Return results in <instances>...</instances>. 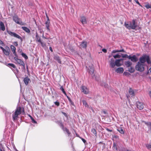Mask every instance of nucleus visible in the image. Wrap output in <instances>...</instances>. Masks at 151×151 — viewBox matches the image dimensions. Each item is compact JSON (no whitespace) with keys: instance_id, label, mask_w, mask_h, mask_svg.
<instances>
[{"instance_id":"obj_49","label":"nucleus","mask_w":151,"mask_h":151,"mask_svg":"<svg viewBox=\"0 0 151 151\" xmlns=\"http://www.w3.org/2000/svg\"><path fill=\"white\" fill-rule=\"evenodd\" d=\"M132 56H130V55L128 56H127V58H128L129 59H130L131 60V58Z\"/></svg>"},{"instance_id":"obj_34","label":"nucleus","mask_w":151,"mask_h":151,"mask_svg":"<svg viewBox=\"0 0 151 151\" xmlns=\"http://www.w3.org/2000/svg\"><path fill=\"white\" fill-rule=\"evenodd\" d=\"M113 149L114 150H117V148L116 147V144L115 143H114L113 144Z\"/></svg>"},{"instance_id":"obj_22","label":"nucleus","mask_w":151,"mask_h":151,"mask_svg":"<svg viewBox=\"0 0 151 151\" xmlns=\"http://www.w3.org/2000/svg\"><path fill=\"white\" fill-rule=\"evenodd\" d=\"M24 82L26 85H27L30 80V79L27 77H25L24 79Z\"/></svg>"},{"instance_id":"obj_3","label":"nucleus","mask_w":151,"mask_h":151,"mask_svg":"<svg viewBox=\"0 0 151 151\" xmlns=\"http://www.w3.org/2000/svg\"><path fill=\"white\" fill-rule=\"evenodd\" d=\"M139 62L144 64L146 62L148 64H150L151 63L149 56L147 55H143L140 57L139 59Z\"/></svg>"},{"instance_id":"obj_33","label":"nucleus","mask_w":151,"mask_h":151,"mask_svg":"<svg viewBox=\"0 0 151 151\" xmlns=\"http://www.w3.org/2000/svg\"><path fill=\"white\" fill-rule=\"evenodd\" d=\"M113 57H114V59L116 58H120L121 57V55L117 54L116 55H113Z\"/></svg>"},{"instance_id":"obj_58","label":"nucleus","mask_w":151,"mask_h":151,"mask_svg":"<svg viewBox=\"0 0 151 151\" xmlns=\"http://www.w3.org/2000/svg\"><path fill=\"white\" fill-rule=\"evenodd\" d=\"M106 130H107V131H109V132H111V130H109V129H106Z\"/></svg>"},{"instance_id":"obj_38","label":"nucleus","mask_w":151,"mask_h":151,"mask_svg":"<svg viewBox=\"0 0 151 151\" xmlns=\"http://www.w3.org/2000/svg\"><path fill=\"white\" fill-rule=\"evenodd\" d=\"M145 7L147 9H149L151 8V5L148 4H146L145 6Z\"/></svg>"},{"instance_id":"obj_26","label":"nucleus","mask_w":151,"mask_h":151,"mask_svg":"<svg viewBox=\"0 0 151 151\" xmlns=\"http://www.w3.org/2000/svg\"><path fill=\"white\" fill-rule=\"evenodd\" d=\"M22 28L25 32L27 33H29L30 32V30L27 27H22Z\"/></svg>"},{"instance_id":"obj_55","label":"nucleus","mask_w":151,"mask_h":151,"mask_svg":"<svg viewBox=\"0 0 151 151\" xmlns=\"http://www.w3.org/2000/svg\"><path fill=\"white\" fill-rule=\"evenodd\" d=\"M3 44V42L0 40V45H2Z\"/></svg>"},{"instance_id":"obj_18","label":"nucleus","mask_w":151,"mask_h":151,"mask_svg":"<svg viewBox=\"0 0 151 151\" xmlns=\"http://www.w3.org/2000/svg\"><path fill=\"white\" fill-rule=\"evenodd\" d=\"M11 49L12 51L13 54L16 57L17 56V55L16 52V48L13 45H12L11 46Z\"/></svg>"},{"instance_id":"obj_8","label":"nucleus","mask_w":151,"mask_h":151,"mask_svg":"<svg viewBox=\"0 0 151 151\" xmlns=\"http://www.w3.org/2000/svg\"><path fill=\"white\" fill-rule=\"evenodd\" d=\"M81 91L85 94H87L88 93L89 90L88 89L86 86H82L81 88Z\"/></svg>"},{"instance_id":"obj_6","label":"nucleus","mask_w":151,"mask_h":151,"mask_svg":"<svg viewBox=\"0 0 151 151\" xmlns=\"http://www.w3.org/2000/svg\"><path fill=\"white\" fill-rule=\"evenodd\" d=\"M17 57H18L17 55V57L16 56L15 57H14V60H15L17 63L19 65H20L23 66L24 67V62L22 60L18 59Z\"/></svg>"},{"instance_id":"obj_14","label":"nucleus","mask_w":151,"mask_h":151,"mask_svg":"<svg viewBox=\"0 0 151 151\" xmlns=\"http://www.w3.org/2000/svg\"><path fill=\"white\" fill-rule=\"evenodd\" d=\"M47 20L45 22V24L46 26V27L48 31H50V30L49 28V26L50 24V22L49 19L48 17H47Z\"/></svg>"},{"instance_id":"obj_19","label":"nucleus","mask_w":151,"mask_h":151,"mask_svg":"<svg viewBox=\"0 0 151 151\" xmlns=\"http://www.w3.org/2000/svg\"><path fill=\"white\" fill-rule=\"evenodd\" d=\"M80 46L83 48H86L87 47V42L86 41L82 42L80 44Z\"/></svg>"},{"instance_id":"obj_16","label":"nucleus","mask_w":151,"mask_h":151,"mask_svg":"<svg viewBox=\"0 0 151 151\" xmlns=\"http://www.w3.org/2000/svg\"><path fill=\"white\" fill-rule=\"evenodd\" d=\"M9 47H7L3 51L4 54L6 55H8L9 54Z\"/></svg>"},{"instance_id":"obj_54","label":"nucleus","mask_w":151,"mask_h":151,"mask_svg":"<svg viewBox=\"0 0 151 151\" xmlns=\"http://www.w3.org/2000/svg\"><path fill=\"white\" fill-rule=\"evenodd\" d=\"M1 49L2 50V51H3L5 49L3 47H0Z\"/></svg>"},{"instance_id":"obj_43","label":"nucleus","mask_w":151,"mask_h":151,"mask_svg":"<svg viewBox=\"0 0 151 151\" xmlns=\"http://www.w3.org/2000/svg\"><path fill=\"white\" fill-rule=\"evenodd\" d=\"M119 52V50H114L112 51V53H114L116 52Z\"/></svg>"},{"instance_id":"obj_45","label":"nucleus","mask_w":151,"mask_h":151,"mask_svg":"<svg viewBox=\"0 0 151 151\" xmlns=\"http://www.w3.org/2000/svg\"><path fill=\"white\" fill-rule=\"evenodd\" d=\"M128 56L127 54H124L122 55V57L123 58H127V56Z\"/></svg>"},{"instance_id":"obj_25","label":"nucleus","mask_w":151,"mask_h":151,"mask_svg":"<svg viewBox=\"0 0 151 151\" xmlns=\"http://www.w3.org/2000/svg\"><path fill=\"white\" fill-rule=\"evenodd\" d=\"M125 65L127 67H130L132 65V63L130 61H128L125 62Z\"/></svg>"},{"instance_id":"obj_2","label":"nucleus","mask_w":151,"mask_h":151,"mask_svg":"<svg viewBox=\"0 0 151 151\" xmlns=\"http://www.w3.org/2000/svg\"><path fill=\"white\" fill-rule=\"evenodd\" d=\"M22 111L24 112V109H22L20 106L17 107L15 111L12 114V119L13 121L18 120L19 116L21 114Z\"/></svg>"},{"instance_id":"obj_17","label":"nucleus","mask_w":151,"mask_h":151,"mask_svg":"<svg viewBox=\"0 0 151 151\" xmlns=\"http://www.w3.org/2000/svg\"><path fill=\"white\" fill-rule=\"evenodd\" d=\"M115 72L119 73H122L124 71V69L122 67H119L115 70Z\"/></svg>"},{"instance_id":"obj_1","label":"nucleus","mask_w":151,"mask_h":151,"mask_svg":"<svg viewBox=\"0 0 151 151\" xmlns=\"http://www.w3.org/2000/svg\"><path fill=\"white\" fill-rule=\"evenodd\" d=\"M124 25L129 30L132 29L137 30L140 29V27L137 25L134 19H133L131 21L125 22Z\"/></svg>"},{"instance_id":"obj_28","label":"nucleus","mask_w":151,"mask_h":151,"mask_svg":"<svg viewBox=\"0 0 151 151\" xmlns=\"http://www.w3.org/2000/svg\"><path fill=\"white\" fill-rule=\"evenodd\" d=\"M82 102L83 103V105H84L86 107L89 108V106L88 105V104L86 101L84 100H83Z\"/></svg>"},{"instance_id":"obj_44","label":"nucleus","mask_w":151,"mask_h":151,"mask_svg":"<svg viewBox=\"0 0 151 151\" xmlns=\"http://www.w3.org/2000/svg\"><path fill=\"white\" fill-rule=\"evenodd\" d=\"M123 74H124V75L125 76H128V75H130V74L128 72H124L123 73Z\"/></svg>"},{"instance_id":"obj_39","label":"nucleus","mask_w":151,"mask_h":151,"mask_svg":"<svg viewBox=\"0 0 151 151\" xmlns=\"http://www.w3.org/2000/svg\"><path fill=\"white\" fill-rule=\"evenodd\" d=\"M39 43L41 44L42 46L43 47H44L46 45L45 43L44 42H42L41 41V42H40Z\"/></svg>"},{"instance_id":"obj_9","label":"nucleus","mask_w":151,"mask_h":151,"mask_svg":"<svg viewBox=\"0 0 151 151\" xmlns=\"http://www.w3.org/2000/svg\"><path fill=\"white\" fill-rule=\"evenodd\" d=\"M123 60L122 59H116L115 60V63L116 66L117 67H119L122 65L123 64Z\"/></svg>"},{"instance_id":"obj_11","label":"nucleus","mask_w":151,"mask_h":151,"mask_svg":"<svg viewBox=\"0 0 151 151\" xmlns=\"http://www.w3.org/2000/svg\"><path fill=\"white\" fill-rule=\"evenodd\" d=\"M13 19L14 21L17 24H20L21 21L20 20V19L18 17V16L15 15L13 17Z\"/></svg>"},{"instance_id":"obj_62","label":"nucleus","mask_w":151,"mask_h":151,"mask_svg":"<svg viewBox=\"0 0 151 151\" xmlns=\"http://www.w3.org/2000/svg\"><path fill=\"white\" fill-rule=\"evenodd\" d=\"M0 151H4V150H3L1 149H0Z\"/></svg>"},{"instance_id":"obj_30","label":"nucleus","mask_w":151,"mask_h":151,"mask_svg":"<svg viewBox=\"0 0 151 151\" xmlns=\"http://www.w3.org/2000/svg\"><path fill=\"white\" fill-rule=\"evenodd\" d=\"M7 66L9 67H12L14 68H16V66L14 64L12 63H8L7 65Z\"/></svg>"},{"instance_id":"obj_64","label":"nucleus","mask_w":151,"mask_h":151,"mask_svg":"<svg viewBox=\"0 0 151 151\" xmlns=\"http://www.w3.org/2000/svg\"><path fill=\"white\" fill-rule=\"evenodd\" d=\"M15 151H18L16 148L15 150Z\"/></svg>"},{"instance_id":"obj_12","label":"nucleus","mask_w":151,"mask_h":151,"mask_svg":"<svg viewBox=\"0 0 151 151\" xmlns=\"http://www.w3.org/2000/svg\"><path fill=\"white\" fill-rule=\"evenodd\" d=\"M137 108L139 110H142L144 107V104L141 102H137Z\"/></svg>"},{"instance_id":"obj_15","label":"nucleus","mask_w":151,"mask_h":151,"mask_svg":"<svg viewBox=\"0 0 151 151\" xmlns=\"http://www.w3.org/2000/svg\"><path fill=\"white\" fill-rule=\"evenodd\" d=\"M80 21L83 24H86L87 23L86 18L84 16H82L81 17Z\"/></svg>"},{"instance_id":"obj_10","label":"nucleus","mask_w":151,"mask_h":151,"mask_svg":"<svg viewBox=\"0 0 151 151\" xmlns=\"http://www.w3.org/2000/svg\"><path fill=\"white\" fill-rule=\"evenodd\" d=\"M60 127L63 129L64 132H65L67 133L68 136H69L70 134V132H69V130L66 128H64L63 124L62 122H60Z\"/></svg>"},{"instance_id":"obj_61","label":"nucleus","mask_w":151,"mask_h":151,"mask_svg":"<svg viewBox=\"0 0 151 151\" xmlns=\"http://www.w3.org/2000/svg\"><path fill=\"white\" fill-rule=\"evenodd\" d=\"M149 71H150V72L151 73V67L149 69Z\"/></svg>"},{"instance_id":"obj_63","label":"nucleus","mask_w":151,"mask_h":151,"mask_svg":"<svg viewBox=\"0 0 151 151\" xmlns=\"http://www.w3.org/2000/svg\"><path fill=\"white\" fill-rule=\"evenodd\" d=\"M42 37H43V38H45V37L44 36V35H43H43H42Z\"/></svg>"},{"instance_id":"obj_4","label":"nucleus","mask_w":151,"mask_h":151,"mask_svg":"<svg viewBox=\"0 0 151 151\" xmlns=\"http://www.w3.org/2000/svg\"><path fill=\"white\" fill-rule=\"evenodd\" d=\"M144 64L139 62L135 66V68L137 70L140 71H142L144 70Z\"/></svg>"},{"instance_id":"obj_21","label":"nucleus","mask_w":151,"mask_h":151,"mask_svg":"<svg viewBox=\"0 0 151 151\" xmlns=\"http://www.w3.org/2000/svg\"><path fill=\"white\" fill-rule=\"evenodd\" d=\"M131 60L132 62H135L138 61V59L135 55H133V56H132Z\"/></svg>"},{"instance_id":"obj_32","label":"nucleus","mask_w":151,"mask_h":151,"mask_svg":"<svg viewBox=\"0 0 151 151\" xmlns=\"http://www.w3.org/2000/svg\"><path fill=\"white\" fill-rule=\"evenodd\" d=\"M60 89L62 91V92L65 95H66V93L65 91L63 86H61L60 87Z\"/></svg>"},{"instance_id":"obj_36","label":"nucleus","mask_w":151,"mask_h":151,"mask_svg":"<svg viewBox=\"0 0 151 151\" xmlns=\"http://www.w3.org/2000/svg\"><path fill=\"white\" fill-rule=\"evenodd\" d=\"M29 116L30 117L32 122L35 124L37 123V122L35 120V119L32 117L31 115H29Z\"/></svg>"},{"instance_id":"obj_53","label":"nucleus","mask_w":151,"mask_h":151,"mask_svg":"<svg viewBox=\"0 0 151 151\" xmlns=\"http://www.w3.org/2000/svg\"><path fill=\"white\" fill-rule=\"evenodd\" d=\"M49 49H50V50L52 52L53 51V50H52V47H50V48H49Z\"/></svg>"},{"instance_id":"obj_35","label":"nucleus","mask_w":151,"mask_h":151,"mask_svg":"<svg viewBox=\"0 0 151 151\" xmlns=\"http://www.w3.org/2000/svg\"><path fill=\"white\" fill-rule=\"evenodd\" d=\"M21 55L22 56L24 57L26 60H27L28 59V57L25 54L22 53L21 54Z\"/></svg>"},{"instance_id":"obj_52","label":"nucleus","mask_w":151,"mask_h":151,"mask_svg":"<svg viewBox=\"0 0 151 151\" xmlns=\"http://www.w3.org/2000/svg\"><path fill=\"white\" fill-rule=\"evenodd\" d=\"M82 141H83V142H84V143H85L86 142V140L84 139L83 138H82Z\"/></svg>"},{"instance_id":"obj_48","label":"nucleus","mask_w":151,"mask_h":151,"mask_svg":"<svg viewBox=\"0 0 151 151\" xmlns=\"http://www.w3.org/2000/svg\"><path fill=\"white\" fill-rule=\"evenodd\" d=\"M124 52V50L123 49H122L121 50H119V52Z\"/></svg>"},{"instance_id":"obj_40","label":"nucleus","mask_w":151,"mask_h":151,"mask_svg":"<svg viewBox=\"0 0 151 151\" xmlns=\"http://www.w3.org/2000/svg\"><path fill=\"white\" fill-rule=\"evenodd\" d=\"M146 147L148 149H151V145L147 144L146 145Z\"/></svg>"},{"instance_id":"obj_56","label":"nucleus","mask_w":151,"mask_h":151,"mask_svg":"<svg viewBox=\"0 0 151 151\" xmlns=\"http://www.w3.org/2000/svg\"><path fill=\"white\" fill-rule=\"evenodd\" d=\"M69 101L70 102H71L72 101L71 100V99H70V98H69L68 99Z\"/></svg>"},{"instance_id":"obj_23","label":"nucleus","mask_w":151,"mask_h":151,"mask_svg":"<svg viewBox=\"0 0 151 151\" xmlns=\"http://www.w3.org/2000/svg\"><path fill=\"white\" fill-rule=\"evenodd\" d=\"M0 29L4 31L5 30V27L4 23L1 22L0 23Z\"/></svg>"},{"instance_id":"obj_51","label":"nucleus","mask_w":151,"mask_h":151,"mask_svg":"<svg viewBox=\"0 0 151 151\" xmlns=\"http://www.w3.org/2000/svg\"><path fill=\"white\" fill-rule=\"evenodd\" d=\"M102 113H104V114H107L106 112L105 111H103L102 112Z\"/></svg>"},{"instance_id":"obj_50","label":"nucleus","mask_w":151,"mask_h":151,"mask_svg":"<svg viewBox=\"0 0 151 151\" xmlns=\"http://www.w3.org/2000/svg\"><path fill=\"white\" fill-rule=\"evenodd\" d=\"M7 114H9V115H11V113H9L8 112H6V116H7Z\"/></svg>"},{"instance_id":"obj_31","label":"nucleus","mask_w":151,"mask_h":151,"mask_svg":"<svg viewBox=\"0 0 151 151\" xmlns=\"http://www.w3.org/2000/svg\"><path fill=\"white\" fill-rule=\"evenodd\" d=\"M91 132L95 135V136H97V132L96 130L94 129H91Z\"/></svg>"},{"instance_id":"obj_37","label":"nucleus","mask_w":151,"mask_h":151,"mask_svg":"<svg viewBox=\"0 0 151 151\" xmlns=\"http://www.w3.org/2000/svg\"><path fill=\"white\" fill-rule=\"evenodd\" d=\"M134 69L132 67H130V68L129 69V71L131 73L134 72Z\"/></svg>"},{"instance_id":"obj_47","label":"nucleus","mask_w":151,"mask_h":151,"mask_svg":"<svg viewBox=\"0 0 151 151\" xmlns=\"http://www.w3.org/2000/svg\"><path fill=\"white\" fill-rule=\"evenodd\" d=\"M14 45L16 46H18V44L17 42H14Z\"/></svg>"},{"instance_id":"obj_41","label":"nucleus","mask_w":151,"mask_h":151,"mask_svg":"<svg viewBox=\"0 0 151 151\" xmlns=\"http://www.w3.org/2000/svg\"><path fill=\"white\" fill-rule=\"evenodd\" d=\"M134 0L137 4H138L141 7H142V6L139 3L138 1V0Z\"/></svg>"},{"instance_id":"obj_46","label":"nucleus","mask_w":151,"mask_h":151,"mask_svg":"<svg viewBox=\"0 0 151 151\" xmlns=\"http://www.w3.org/2000/svg\"><path fill=\"white\" fill-rule=\"evenodd\" d=\"M102 51L104 53H106L107 52V50L106 49L104 48L102 49Z\"/></svg>"},{"instance_id":"obj_7","label":"nucleus","mask_w":151,"mask_h":151,"mask_svg":"<svg viewBox=\"0 0 151 151\" xmlns=\"http://www.w3.org/2000/svg\"><path fill=\"white\" fill-rule=\"evenodd\" d=\"M109 63L110 67L111 68H114L115 66H116V64H115L116 63L115 60L113 58H111L110 60L109 61Z\"/></svg>"},{"instance_id":"obj_60","label":"nucleus","mask_w":151,"mask_h":151,"mask_svg":"<svg viewBox=\"0 0 151 151\" xmlns=\"http://www.w3.org/2000/svg\"><path fill=\"white\" fill-rule=\"evenodd\" d=\"M63 113L64 114V115L65 116H66V113H65L63 112Z\"/></svg>"},{"instance_id":"obj_13","label":"nucleus","mask_w":151,"mask_h":151,"mask_svg":"<svg viewBox=\"0 0 151 151\" xmlns=\"http://www.w3.org/2000/svg\"><path fill=\"white\" fill-rule=\"evenodd\" d=\"M88 71L90 74L92 75L93 74L94 72V68L92 65L88 67Z\"/></svg>"},{"instance_id":"obj_5","label":"nucleus","mask_w":151,"mask_h":151,"mask_svg":"<svg viewBox=\"0 0 151 151\" xmlns=\"http://www.w3.org/2000/svg\"><path fill=\"white\" fill-rule=\"evenodd\" d=\"M8 33L11 36L14 37H15L19 39H20L21 42L22 41V37L20 36L19 35H18L17 34L14 32H12L11 31H8Z\"/></svg>"},{"instance_id":"obj_27","label":"nucleus","mask_w":151,"mask_h":151,"mask_svg":"<svg viewBox=\"0 0 151 151\" xmlns=\"http://www.w3.org/2000/svg\"><path fill=\"white\" fill-rule=\"evenodd\" d=\"M54 59L57 60L58 62L60 64L61 63V61L60 58L58 56H55L54 57Z\"/></svg>"},{"instance_id":"obj_20","label":"nucleus","mask_w":151,"mask_h":151,"mask_svg":"<svg viewBox=\"0 0 151 151\" xmlns=\"http://www.w3.org/2000/svg\"><path fill=\"white\" fill-rule=\"evenodd\" d=\"M129 93L132 97L135 95L134 91L131 88L129 89Z\"/></svg>"},{"instance_id":"obj_42","label":"nucleus","mask_w":151,"mask_h":151,"mask_svg":"<svg viewBox=\"0 0 151 151\" xmlns=\"http://www.w3.org/2000/svg\"><path fill=\"white\" fill-rule=\"evenodd\" d=\"M54 104L57 106H58L60 105V103L58 101H56L54 102Z\"/></svg>"},{"instance_id":"obj_57","label":"nucleus","mask_w":151,"mask_h":151,"mask_svg":"<svg viewBox=\"0 0 151 151\" xmlns=\"http://www.w3.org/2000/svg\"><path fill=\"white\" fill-rule=\"evenodd\" d=\"M13 148L14 149V150H15L16 148V147H15L14 146V144L13 145Z\"/></svg>"},{"instance_id":"obj_59","label":"nucleus","mask_w":151,"mask_h":151,"mask_svg":"<svg viewBox=\"0 0 151 151\" xmlns=\"http://www.w3.org/2000/svg\"><path fill=\"white\" fill-rule=\"evenodd\" d=\"M3 63L5 64V65H6L7 66V65L8 64L6 63V62H5V63Z\"/></svg>"},{"instance_id":"obj_29","label":"nucleus","mask_w":151,"mask_h":151,"mask_svg":"<svg viewBox=\"0 0 151 151\" xmlns=\"http://www.w3.org/2000/svg\"><path fill=\"white\" fill-rule=\"evenodd\" d=\"M117 130L121 134H124V132L121 127L117 129Z\"/></svg>"},{"instance_id":"obj_24","label":"nucleus","mask_w":151,"mask_h":151,"mask_svg":"<svg viewBox=\"0 0 151 151\" xmlns=\"http://www.w3.org/2000/svg\"><path fill=\"white\" fill-rule=\"evenodd\" d=\"M35 37L37 42H41V40L37 32H36V33Z\"/></svg>"}]
</instances>
